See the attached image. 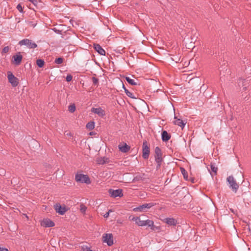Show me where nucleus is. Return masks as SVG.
<instances>
[{
  "label": "nucleus",
  "instance_id": "obj_32",
  "mask_svg": "<svg viewBox=\"0 0 251 251\" xmlns=\"http://www.w3.org/2000/svg\"><path fill=\"white\" fill-rule=\"evenodd\" d=\"M92 81H93V83L95 85H97L98 82H99V79L95 77H93L92 78Z\"/></svg>",
  "mask_w": 251,
  "mask_h": 251
},
{
  "label": "nucleus",
  "instance_id": "obj_35",
  "mask_svg": "<svg viewBox=\"0 0 251 251\" xmlns=\"http://www.w3.org/2000/svg\"><path fill=\"white\" fill-rule=\"evenodd\" d=\"M112 212V210H109V211L108 212H107L106 213H105L104 215H103V217L104 218H108L109 216V213L110 212Z\"/></svg>",
  "mask_w": 251,
  "mask_h": 251
},
{
  "label": "nucleus",
  "instance_id": "obj_36",
  "mask_svg": "<svg viewBox=\"0 0 251 251\" xmlns=\"http://www.w3.org/2000/svg\"><path fill=\"white\" fill-rule=\"evenodd\" d=\"M53 31H54L55 33L57 34H61V31L56 29V28H53L52 29Z\"/></svg>",
  "mask_w": 251,
  "mask_h": 251
},
{
  "label": "nucleus",
  "instance_id": "obj_30",
  "mask_svg": "<svg viewBox=\"0 0 251 251\" xmlns=\"http://www.w3.org/2000/svg\"><path fill=\"white\" fill-rule=\"evenodd\" d=\"M86 210H87V207H86V206H85L83 204H81L80 205V211L82 213H85V212H86Z\"/></svg>",
  "mask_w": 251,
  "mask_h": 251
},
{
  "label": "nucleus",
  "instance_id": "obj_33",
  "mask_svg": "<svg viewBox=\"0 0 251 251\" xmlns=\"http://www.w3.org/2000/svg\"><path fill=\"white\" fill-rule=\"evenodd\" d=\"M72 76L71 75L69 74L66 76V80L67 82L71 81L72 80Z\"/></svg>",
  "mask_w": 251,
  "mask_h": 251
},
{
  "label": "nucleus",
  "instance_id": "obj_14",
  "mask_svg": "<svg viewBox=\"0 0 251 251\" xmlns=\"http://www.w3.org/2000/svg\"><path fill=\"white\" fill-rule=\"evenodd\" d=\"M41 225L46 227H52V226H54L55 224H54V222L53 221H52L51 220H50L49 219H44L42 221V222L41 223Z\"/></svg>",
  "mask_w": 251,
  "mask_h": 251
},
{
  "label": "nucleus",
  "instance_id": "obj_26",
  "mask_svg": "<svg viewBox=\"0 0 251 251\" xmlns=\"http://www.w3.org/2000/svg\"><path fill=\"white\" fill-rule=\"evenodd\" d=\"M75 104H72L69 106L68 110L71 113H73L75 110Z\"/></svg>",
  "mask_w": 251,
  "mask_h": 251
},
{
  "label": "nucleus",
  "instance_id": "obj_37",
  "mask_svg": "<svg viewBox=\"0 0 251 251\" xmlns=\"http://www.w3.org/2000/svg\"><path fill=\"white\" fill-rule=\"evenodd\" d=\"M181 173L183 174L184 177H185V175L186 174V171L185 170V169L184 168H181Z\"/></svg>",
  "mask_w": 251,
  "mask_h": 251
},
{
  "label": "nucleus",
  "instance_id": "obj_1",
  "mask_svg": "<svg viewBox=\"0 0 251 251\" xmlns=\"http://www.w3.org/2000/svg\"><path fill=\"white\" fill-rule=\"evenodd\" d=\"M129 219L135 222V223L140 226H148L149 227L151 226H152V221L151 220H141L139 217H133L131 219H130V217H129Z\"/></svg>",
  "mask_w": 251,
  "mask_h": 251
},
{
  "label": "nucleus",
  "instance_id": "obj_17",
  "mask_svg": "<svg viewBox=\"0 0 251 251\" xmlns=\"http://www.w3.org/2000/svg\"><path fill=\"white\" fill-rule=\"evenodd\" d=\"M94 48L95 50L100 55H105V51L101 48V47L98 44H94Z\"/></svg>",
  "mask_w": 251,
  "mask_h": 251
},
{
  "label": "nucleus",
  "instance_id": "obj_22",
  "mask_svg": "<svg viewBox=\"0 0 251 251\" xmlns=\"http://www.w3.org/2000/svg\"><path fill=\"white\" fill-rule=\"evenodd\" d=\"M109 161L108 158L103 157L99 158L97 162L99 164H104L105 163H108Z\"/></svg>",
  "mask_w": 251,
  "mask_h": 251
},
{
  "label": "nucleus",
  "instance_id": "obj_7",
  "mask_svg": "<svg viewBox=\"0 0 251 251\" xmlns=\"http://www.w3.org/2000/svg\"><path fill=\"white\" fill-rule=\"evenodd\" d=\"M142 151H143V154H142V157L144 159H147L149 158L150 153V148L148 146V143L146 141H144L143 143V146H142Z\"/></svg>",
  "mask_w": 251,
  "mask_h": 251
},
{
  "label": "nucleus",
  "instance_id": "obj_34",
  "mask_svg": "<svg viewBox=\"0 0 251 251\" xmlns=\"http://www.w3.org/2000/svg\"><path fill=\"white\" fill-rule=\"evenodd\" d=\"M8 51H9V47L8 46L5 47L4 48H3V49L2 50V53H5L7 52Z\"/></svg>",
  "mask_w": 251,
  "mask_h": 251
},
{
  "label": "nucleus",
  "instance_id": "obj_5",
  "mask_svg": "<svg viewBox=\"0 0 251 251\" xmlns=\"http://www.w3.org/2000/svg\"><path fill=\"white\" fill-rule=\"evenodd\" d=\"M227 181L229 184V187L232 189L234 192L236 193L238 189L239 186L234 177L232 176H229L227 178Z\"/></svg>",
  "mask_w": 251,
  "mask_h": 251
},
{
  "label": "nucleus",
  "instance_id": "obj_18",
  "mask_svg": "<svg viewBox=\"0 0 251 251\" xmlns=\"http://www.w3.org/2000/svg\"><path fill=\"white\" fill-rule=\"evenodd\" d=\"M118 148L119 150L124 153L127 152L130 149L129 146L127 145L126 143H124L123 145H119L118 146Z\"/></svg>",
  "mask_w": 251,
  "mask_h": 251
},
{
  "label": "nucleus",
  "instance_id": "obj_15",
  "mask_svg": "<svg viewBox=\"0 0 251 251\" xmlns=\"http://www.w3.org/2000/svg\"><path fill=\"white\" fill-rule=\"evenodd\" d=\"M54 208L56 212L60 215H63L66 211L65 207H62L59 203H57L54 205Z\"/></svg>",
  "mask_w": 251,
  "mask_h": 251
},
{
  "label": "nucleus",
  "instance_id": "obj_28",
  "mask_svg": "<svg viewBox=\"0 0 251 251\" xmlns=\"http://www.w3.org/2000/svg\"><path fill=\"white\" fill-rule=\"evenodd\" d=\"M210 168H211V171L214 173L215 174L217 173V170H218V168L217 167H216L215 165L213 163H211L210 164Z\"/></svg>",
  "mask_w": 251,
  "mask_h": 251
},
{
  "label": "nucleus",
  "instance_id": "obj_38",
  "mask_svg": "<svg viewBox=\"0 0 251 251\" xmlns=\"http://www.w3.org/2000/svg\"><path fill=\"white\" fill-rule=\"evenodd\" d=\"M0 251H9L7 249L0 247Z\"/></svg>",
  "mask_w": 251,
  "mask_h": 251
},
{
  "label": "nucleus",
  "instance_id": "obj_21",
  "mask_svg": "<svg viewBox=\"0 0 251 251\" xmlns=\"http://www.w3.org/2000/svg\"><path fill=\"white\" fill-rule=\"evenodd\" d=\"M123 88H124V90H125V92L126 94V95L129 97V98H131V99H136V97L134 96V95H133V94L131 92H130V91H129L125 86V85L123 84Z\"/></svg>",
  "mask_w": 251,
  "mask_h": 251
},
{
  "label": "nucleus",
  "instance_id": "obj_11",
  "mask_svg": "<svg viewBox=\"0 0 251 251\" xmlns=\"http://www.w3.org/2000/svg\"><path fill=\"white\" fill-rule=\"evenodd\" d=\"M186 123V121L177 118L176 116H175L174 117V121H173V123L175 125L181 127L182 129L184 127Z\"/></svg>",
  "mask_w": 251,
  "mask_h": 251
},
{
  "label": "nucleus",
  "instance_id": "obj_13",
  "mask_svg": "<svg viewBox=\"0 0 251 251\" xmlns=\"http://www.w3.org/2000/svg\"><path fill=\"white\" fill-rule=\"evenodd\" d=\"M14 59L13 63L15 65H19L21 63L22 60L23 56L21 55L20 52L16 53L13 56Z\"/></svg>",
  "mask_w": 251,
  "mask_h": 251
},
{
  "label": "nucleus",
  "instance_id": "obj_29",
  "mask_svg": "<svg viewBox=\"0 0 251 251\" xmlns=\"http://www.w3.org/2000/svg\"><path fill=\"white\" fill-rule=\"evenodd\" d=\"M63 59L61 57H58L55 59L54 62L57 64H60L62 63Z\"/></svg>",
  "mask_w": 251,
  "mask_h": 251
},
{
  "label": "nucleus",
  "instance_id": "obj_10",
  "mask_svg": "<svg viewBox=\"0 0 251 251\" xmlns=\"http://www.w3.org/2000/svg\"><path fill=\"white\" fill-rule=\"evenodd\" d=\"M7 78L9 83L11 84V85L14 86H17L18 84V80L17 77H16L12 73L9 72L7 75Z\"/></svg>",
  "mask_w": 251,
  "mask_h": 251
},
{
  "label": "nucleus",
  "instance_id": "obj_2",
  "mask_svg": "<svg viewBox=\"0 0 251 251\" xmlns=\"http://www.w3.org/2000/svg\"><path fill=\"white\" fill-rule=\"evenodd\" d=\"M154 157L155 161L157 164L156 168L158 169L160 167L162 161V153L161 149L158 147H156L154 150Z\"/></svg>",
  "mask_w": 251,
  "mask_h": 251
},
{
  "label": "nucleus",
  "instance_id": "obj_20",
  "mask_svg": "<svg viewBox=\"0 0 251 251\" xmlns=\"http://www.w3.org/2000/svg\"><path fill=\"white\" fill-rule=\"evenodd\" d=\"M161 138L163 142H166L171 138V136L166 131L164 130L162 132Z\"/></svg>",
  "mask_w": 251,
  "mask_h": 251
},
{
  "label": "nucleus",
  "instance_id": "obj_6",
  "mask_svg": "<svg viewBox=\"0 0 251 251\" xmlns=\"http://www.w3.org/2000/svg\"><path fill=\"white\" fill-rule=\"evenodd\" d=\"M102 241L106 243L108 246L113 244V236L112 233H104L102 235Z\"/></svg>",
  "mask_w": 251,
  "mask_h": 251
},
{
  "label": "nucleus",
  "instance_id": "obj_41",
  "mask_svg": "<svg viewBox=\"0 0 251 251\" xmlns=\"http://www.w3.org/2000/svg\"><path fill=\"white\" fill-rule=\"evenodd\" d=\"M184 178H185L186 179H187L186 176L185 175V177H184Z\"/></svg>",
  "mask_w": 251,
  "mask_h": 251
},
{
  "label": "nucleus",
  "instance_id": "obj_27",
  "mask_svg": "<svg viewBox=\"0 0 251 251\" xmlns=\"http://www.w3.org/2000/svg\"><path fill=\"white\" fill-rule=\"evenodd\" d=\"M150 227H151V229L153 231H159L160 229V227L159 226H155L154 225V222L152 221V226H150Z\"/></svg>",
  "mask_w": 251,
  "mask_h": 251
},
{
  "label": "nucleus",
  "instance_id": "obj_16",
  "mask_svg": "<svg viewBox=\"0 0 251 251\" xmlns=\"http://www.w3.org/2000/svg\"><path fill=\"white\" fill-rule=\"evenodd\" d=\"M238 84L239 87H243V90H246L249 84L248 80L240 78L238 81Z\"/></svg>",
  "mask_w": 251,
  "mask_h": 251
},
{
  "label": "nucleus",
  "instance_id": "obj_42",
  "mask_svg": "<svg viewBox=\"0 0 251 251\" xmlns=\"http://www.w3.org/2000/svg\"><path fill=\"white\" fill-rule=\"evenodd\" d=\"M52 1H57L58 0H52Z\"/></svg>",
  "mask_w": 251,
  "mask_h": 251
},
{
  "label": "nucleus",
  "instance_id": "obj_3",
  "mask_svg": "<svg viewBox=\"0 0 251 251\" xmlns=\"http://www.w3.org/2000/svg\"><path fill=\"white\" fill-rule=\"evenodd\" d=\"M75 181L77 182L89 184L91 183L90 179L87 175L76 174L75 176Z\"/></svg>",
  "mask_w": 251,
  "mask_h": 251
},
{
  "label": "nucleus",
  "instance_id": "obj_40",
  "mask_svg": "<svg viewBox=\"0 0 251 251\" xmlns=\"http://www.w3.org/2000/svg\"><path fill=\"white\" fill-rule=\"evenodd\" d=\"M85 251H92L90 249H87V250Z\"/></svg>",
  "mask_w": 251,
  "mask_h": 251
},
{
  "label": "nucleus",
  "instance_id": "obj_19",
  "mask_svg": "<svg viewBox=\"0 0 251 251\" xmlns=\"http://www.w3.org/2000/svg\"><path fill=\"white\" fill-rule=\"evenodd\" d=\"M163 221L169 226H176L177 224V221L173 218H166L163 220Z\"/></svg>",
  "mask_w": 251,
  "mask_h": 251
},
{
  "label": "nucleus",
  "instance_id": "obj_25",
  "mask_svg": "<svg viewBox=\"0 0 251 251\" xmlns=\"http://www.w3.org/2000/svg\"><path fill=\"white\" fill-rule=\"evenodd\" d=\"M36 64L39 67L42 68L44 65V61L41 59H38L36 61Z\"/></svg>",
  "mask_w": 251,
  "mask_h": 251
},
{
  "label": "nucleus",
  "instance_id": "obj_9",
  "mask_svg": "<svg viewBox=\"0 0 251 251\" xmlns=\"http://www.w3.org/2000/svg\"><path fill=\"white\" fill-rule=\"evenodd\" d=\"M109 195L111 197L116 198L117 197H122L123 196V190L118 189L117 190H113L110 189L108 190Z\"/></svg>",
  "mask_w": 251,
  "mask_h": 251
},
{
  "label": "nucleus",
  "instance_id": "obj_31",
  "mask_svg": "<svg viewBox=\"0 0 251 251\" xmlns=\"http://www.w3.org/2000/svg\"><path fill=\"white\" fill-rule=\"evenodd\" d=\"M17 9L20 13H23L24 12L23 7L20 4H18V5L17 6Z\"/></svg>",
  "mask_w": 251,
  "mask_h": 251
},
{
  "label": "nucleus",
  "instance_id": "obj_24",
  "mask_svg": "<svg viewBox=\"0 0 251 251\" xmlns=\"http://www.w3.org/2000/svg\"><path fill=\"white\" fill-rule=\"evenodd\" d=\"M86 127L87 128L89 129V130H92L95 127V123L94 122H90L88 123L86 125Z\"/></svg>",
  "mask_w": 251,
  "mask_h": 251
},
{
  "label": "nucleus",
  "instance_id": "obj_12",
  "mask_svg": "<svg viewBox=\"0 0 251 251\" xmlns=\"http://www.w3.org/2000/svg\"><path fill=\"white\" fill-rule=\"evenodd\" d=\"M92 112L97 114L100 117H102L105 115V112L101 107L99 108H92L91 109Z\"/></svg>",
  "mask_w": 251,
  "mask_h": 251
},
{
  "label": "nucleus",
  "instance_id": "obj_23",
  "mask_svg": "<svg viewBox=\"0 0 251 251\" xmlns=\"http://www.w3.org/2000/svg\"><path fill=\"white\" fill-rule=\"evenodd\" d=\"M126 79L129 84L133 86L137 85V83L135 81V80L131 79L130 77L126 76Z\"/></svg>",
  "mask_w": 251,
  "mask_h": 251
},
{
  "label": "nucleus",
  "instance_id": "obj_39",
  "mask_svg": "<svg viewBox=\"0 0 251 251\" xmlns=\"http://www.w3.org/2000/svg\"><path fill=\"white\" fill-rule=\"evenodd\" d=\"M5 173V171L4 170H0V175H4Z\"/></svg>",
  "mask_w": 251,
  "mask_h": 251
},
{
  "label": "nucleus",
  "instance_id": "obj_8",
  "mask_svg": "<svg viewBox=\"0 0 251 251\" xmlns=\"http://www.w3.org/2000/svg\"><path fill=\"white\" fill-rule=\"evenodd\" d=\"M155 205L153 203H144L141 205H140L136 208L133 209V211L135 212L139 211V212H143L146 209H149L153 206Z\"/></svg>",
  "mask_w": 251,
  "mask_h": 251
},
{
  "label": "nucleus",
  "instance_id": "obj_4",
  "mask_svg": "<svg viewBox=\"0 0 251 251\" xmlns=\"http://www.w3.org/2000/svg\"><path fill=\"white\" fill-rule=\"evenodd\" d=\"M19 44L21 46H26L29 49H35L37 47V44L28 39H24L20 41Z\"/></svg>",
  "mask_w": 251,
  "mask_h": 251
}]
</instances>
